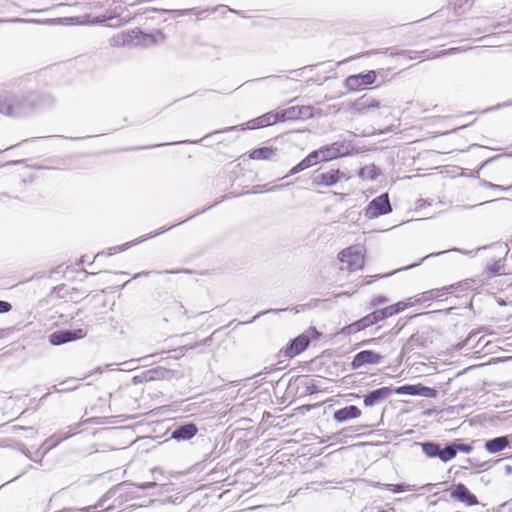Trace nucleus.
<instances>
[{
	"instance_id": "1",
	"label": "nucleus",
	"mask_w": 512,
	"mask_h": 512,
	"mask_svg": "<svg viewBox=\"0 0 512 512\" xmlns=\"http://www.w3.org/2000/svg\"><path fill=\"white\" fill-rule=\"evenodd\" d=\"M415 395L425 398H434L438 391L434 388L424 386L422 384L404 385L397 388L381 387L371 391L365 396L364 404L366 406H374L381 401L389 398L392 394Z\"/></svg>"
},
{
	"instance_id": "2",
	"label": "nucleus",
	"mask_w": 512,
	"mask_h": 512,
	"mask_svg": "<svg viewBox=\"0 0 512 512\" xmlns=\"http://www.w3.org/2000/svg\"><path fill=\"white\" fill-rule=\"evenodd\" d=\"M40 97L34 93L26 96L0 94V113L7 116H22L41 105Z\"/></svg>"
},
{
	"instance_id": "3",
	"label": "nucleus",
	"mask_w": 512,
	"mask_h": 512,
	"mask_svg": "<svg viewBox=\"0 0 512 512\" xmlns=\"http://www.w3.org/2000/svg\"><path fill=\"white\" fill-rule=\"evenodd\" d=\"M95 418H88L84 421L78 422L76 425H70L67 430L60 431L57 434H54L51 436L45 443L42 445V448L44 449V453L49 451L51 448L59 444L61 441L69 438L72 435H75L77 433H80L87 429V426L93 422Z\"/></svg>"
},
{
	"instance_id": "4",
	"label": "nucleus",
	"mask_w": 512,
	"mask_h": 512,
	"mask_svg": "<svg viewBox=\"0 0 512 512\" xmlns=\"http://www.w3.org/2000/svg\"><path fill=\"white\" fill-rule=\"evenodd\" d=\"M339 260L349 271H356L364 265V255L359 247H349L339 253ZM344 269V267H342Z\"/></svg>"
},
{
	"instance_id": "5",
	"label": "nucleus",
	"mask_w": 512,
	"mask_h": 512,
	"mask_svg": "<svg viewBox=\"0 0 512 512\" xmlns=\"http://www.w3.org/2000/svg\"><path fill=\"white\" fill-rule=\"evenodd\" d=\"M164 35L158 31L154 34H145L139 29H134L127 33L124 43L135 46H151L157 43L159 40H163Z\"/></svg>"
},
{
	"instance_id": "6",
	"label": "nucleus",
	"mask_w": 512,
	"mask_h": 512,
	"mask_svg": "<svg viewBox=\"0 0 512 512\" xmlns=\"http://www.w3.org/2000/svg\"><path fill=\"white\" fill-rule=\"evenodd\" d=\"M392 211L388 194H381L373 199L365 209V216L369 219L376 218L380 215L388 214Z\"/></svg>"
},
{
	"instance_id": "7",
	"label": "nucleus",
	"mask_w": 512,
	"mask_h": 512,
	"mask_svg": "<svg viewBox=\"0 0 512 512\" xmlns=\"http://www.w3.org/2000/svg\"><path fill=\"white\" fill-rule=\"evenodd\" d=\"M349 177L339 169H330L319 174H316L313 177V183L316 186L329 187L333 186L336 183L347 180Z\"/></svg>"
},
{
	"instance_id": "8",
	"label": "nucleus",
	"mask_w": 512,
	"mask_h": 512,
	"mask_svg": "<svg viewBox=\"0 0 512 512\" xmlns=\"http://www.w3.org/2000/svg\"><path fill=\"white\" fill-rule=\"evenodd\" d=\"M87 331L84 329L76 330H60L52 333L49 336L50 343L53 345H61L77 339H82L86 336Z\"/></svg>"
},
{
	"instance_id": "9",
	"label": "nucleus",
	"mask_w": 512,
	"mask_h": 512,
	"mask_svg": "<svg viewBox=\"0 0 512 512\" xmlns=\"http://www.w3.org/2000/svg\"><path fill=\"white\" fill-rule=\"evenodd\" d=\"M376 73L368 71L364 74L351 75L345 80L346 87L351 91L363 89L365 86L373 84L376 80Z\"/></svg>"
},
{
	"instance_id": "10",
	"label": "nucleus",
	"mask_w": 512,
	"mask_h": 512,
	"mask_svg": "<svg viewBox=\"0 0 512 512\" xmlns=\"http://www.w3.org/2000/svg\"><path fill=\"white\" fill-rule=\"evenodd\" d=\"M450 496L454 500L462 502L467 506H474L478 504L477 497L462 483H458L454 486Z\"/></svg>"
},
{
	"instance_id": "11",
	"label": "nucleus",
	"mask_w": 512,
	"mask_h": 512,
	"mask_svg": "<svg viewBox=\"0 0 512 512\" xmlns=\"http://www.w3.org/2000/svg\"><path fill=\"white\" fill-rule=\"evenodd\" d=\"M382 359V355L371 350H364L354 356L351 366L353 369H358L366 364H379Z\"/></svg>"
},
{
	"instance_id": "12",
	"label": "nucleus",
	"mask_w": 512,
	"mask_h": 512,
	"mask_svg": "<svg viewBox=\"0 0 512 512\" xmlns=\"http://www.w3.org/2000/svg\"><path fill=\"white\" fill-rule=\"evenodd\" d=\"M309 345V338L305 335L296 337L288 346L281 352L287 357H294L304 351Z\"/></svg>"
},
{
	"instance_id": "13",
	"label": "nucleus",
	"mask_w": 512,
	"mask_h": 512,
	"mask_svg": "<svg viewBox=\"0 0 512 512\" xmlns=\"http://www.w3.org/2000/svg\"><path fill=\"white\" fill-rule=\"evenodd\" d=\"M198 429L193 423H186L177 426L171 433V438L177 441H186L193 438Z\"/></svg>"
},
{
	"instance_id": "14",
	"label": "nucleus",
	"mask_w": 512,
	"mask_h": 512,
	"mask_svg": "<svg viewBox=\"0 0 512 512\" xmlns=\"http://www.w3.org/2000/svg\"><path fill=\"white\" fill-rule=\"evenodd\" d=\"M278 149L275 147H261L254 149L249 153V158L253 160H272L277 156Z\"/></svg>"
},
{
	"instance_id": "15",
	"label": "nucleus",
	"mask_w": 512,
	"mask_h": 512,
	"mask_svg": "<svg viewBox=\"0 0 512 512\" xmlns=\"http://www.w3.org/2000/svg\"><path fill=\"white\" fill-rule=\"evenodd\" d=\"M508 445V438L506 436H500L486 441L485 449L489 453H497L504 450Z\"/></svg>"
},
{
	"instance_id": "16",
	"label": "nucleus",
	"mask_w": 512,
	"mask_h": 512,
	"mask_svg": "<svg viewBox=\"0 0 512 512\" xmlns=\"http://www.w3.org/2000/svg\"><path fill=\"white\" fill-rule=\"evenodd\" d=\"M342 147L343 146L339 145L338 143H333L331 145L321 147L319 149V153H321L322 160L328 161L343 155L344 153L341 151Z\"/></svg>"
},
{
	"instance_id": "17",
	"label": "nucleus",
	"mask_w": 512,
	"mask_h": 512,
	"mask_svg": "<svg viewBox=\"0 0 512 512\" xmlns=\"http://www.w3.org/2000/svg\"><path fill=\"white\" fill-rule=\"evenodd\" d=\"M170 376V371L164 367H156L146 370V379L151 381L164 380Z\"/></svg>"
},
{
	"instance_id": "18",
	"label": "nucleus",
	"mask_w": 512,
	"mask_h": 512,
	"mask_svg": "<svg viewBox=\"0 0 512 512\" xmlns=\"http://www.w3.org/2000/svg\"><path fill=\"white\" fill-rule=\"evenodd\" d=\"M422 451L428 457H438L440 456L441 446L439 444L433 442H425L421 444Z\"/></svg>"
},
{
	"instance_id": "19",
	"label": "nucleus",
	"mask_w": 512,
	"mask_h": 512,
	"mask_svg": "<svg viewBox=\"0 0 512 512\" xmlns=\"http://www.w3.org/2000/svg\"><path fill=\"white\" fill-rule=\"evenodd\" d=\"M279 116H280L281 121L298 120L299 119L298 106H292L287 109H283V110L279 111Z\"/></svg>"
},
{
	"instance_id": "20",
	"label": "nucleus",
	"mask_w": 512,
	"mask_h": 512,
	"mask_svg": "<svg viewBox=\"0 0 512 512\" xmlns=\"http://www.w3.org/2000/svg\"><path fill=\"white\" fill-rule=\"evenodd\" d=\"M456 449L454 442H451L449 444H446L444 448H441L439 459H441L444 462H447L451 459H453L456 456Z\"/></svg>"
},
{
	"instance_id": "21",
	"label": "nucleus",
	"mask_w": 512,
	"mask_h": 512,
	"mask_svg": "<svg viewBox=\"0 0 512 512\" xmlns=\"http://www.w3.org/2000/svg\"><path fill=\"white\" fill-rule=\"evenodd\" d=\"M386 490L392 491L393 493H401L406 491H417L419 488L416 485L406 484H385Z\"/></svg>"
},
{
	"instance_id": "22",
	"label": "nucleus",
	"mask_w": 512,
	"mask_h": 512,
	"mask_svg": "<svg viewBox=\"0 0 512 512\" xmlns=\"http://www.w3.org/2000/svg\"><path fill=\"white\" fill-rule=\"evenodd\" d=\"M453 288V285H451L449 287V289ZM448 288L446 287H443L441 289H432L430 291H427V292H424L422 294V298L420 299L421 301H429V300H432V299H437L441 296H443L444 294V291H447Z\"/></svg>"
},
{
	"instance_id": "23",
	"label": "nucleus",
	"mask_w": 512,
	"mask_h": 512,
	"mask_svg": "<svg viewBox=\"0 0 512 512\" xmlns=\"http://www.w3.org/2000/svg\"><path fill=\"white\" fill-rule=\"evenodd\" d=\"M259 118L264 127L272 125L278 121H281L279 112H276V113L269 112V113H266V114L260 116Z\"/></svg>"
},
{
	"instance_id": "24",
	"label": "nucleus",
	"mask_w": 512,
	"mask_h": 512,
	"mask_svg": "<svg viewBox=\"0 0 512 512\" xmlns=\"http://www.w3.org/2000/svg\"><path fill=\"white\" fill-rule=\"evenodd\" d=\"M356 107L359 111H364L370 108H377L379 107V102L375 99L370 100H364L363 98L360 99L359 102L356 103Z\"/></svg>"
},
{
	"instance_id": "25",
	"label": "nucleus",
	"mask_w": 512,
	"mask_h": 512,
	"mask_svg": "<svg viewBox=\"0 0 512 512\" xmlns=\"http://www.w3.org/2000/svg\"><path fill=\"white\" fill-rule=\"evenodd\" d=\"M360 410L356 406H348L344 409H340L334 412L333 416H360Z\"/></svg>"
},
{
	"instance_id": "26",
	"label": "nucleus",
	"mask_w": 512,
	"mask_h": 512,
	"mask_svg": "<svg viewBox=\"0 0 512 512\" xmlns=\"http://www.w3.org/2000/svg\"><path fill=\"white\" fill-rule=\"evenodd\" d=\"M487 270L490 273V276H497L504 274V264L501 260H498L487 266Z\"/></svg>"
},
{
	"instance_id": "27",
	"label": "nucleus",
	"mask_w": 512,
	"mask_h": 512,
	"mask_svg": "<svg viewBox=\"0 0 512 512\" xmlns=\"http://www.w3.org/2000/svg\"><path fill=\"white\" fill-rule=\"evenodd\" d=\"M395 309L391 308V306H387L383 309L376 310V316L378 317L379 321L384 320L388 317H391L394 315Z\"/></svg>"
},
{
	"instance_id": "28",
	"label": "nucleus",
	"mask_w": 512,
	"mask_h": 512,
	"mask_svg": "<svg viewBox=\"0 0 512 512\" xmlns=\"http://www.w3.org/2000/svg\"><path fill=\"white\" fill-rule=\"evenodd\" d=\"M299 119H306L313 116L311 106H298Z\"/></svg>"
},
{
	"instance_id": "29",
	"label": "nucleus",
	"mask_w": 512,
	"mask_h": 512,
	"mask_svg": "<svg viewBox=\"0 0 512 512\" xmlns=\"http://www.w3.org/2000/svg\"><path fill=\"white\" fill-rule=\"evenodd\" d=\"M456 449V453L458 451L463 453H470L472 451V446L470 444H464L460 440L453 441Z\"/></svg>"
},
{
	"instance_id": "30",
	"label": "nucleus",
	"mask_w": 512,
	"mask_h": 512,
	"mask_svg": "<svg viewBox=\"0 0 512 512\" xmlns=\"http://www.w3.org/2000/svg\"><path fill=\"white\" fill-rule=\"evenodd\" d=\"M377 322H379V319L376 316L375 311L362 318V323H364L366 327H369Z\"/></svg>"
},
{
	"instance_id": "31",
	"label": "nucleus",
	"mask_w": 512,
	"mask_h": 512,
	"mask_svg": "<svg viewBox=\"0 0 512 512\" xmlns=\"http://www.w3.org/2000/svg\"><path fill=\"white\" fill-rule=\"evenodd\" d=\"M115 490H116V487L108 490L100 499L99 501L97 502V504L94 506V508H99V507H102L104 505V503L110 499L114 493H115Z\"/></svg>"
},
{
	"instance_id": "32",
	"label": "nucleus",
	"mask_w": 512,
	"mask_h": 512,
	"mask_svg": "<svg viewBox=\"0 0 512 512\" xmlns=\"http://www.w3.org/2000/svg\"><path fill=\"white\" fill-rule=\"evenodd\" d=\"M366 328V325H364V323H362V319L352 323L351 325H349L347 327L349 333H355V332H358L362 329Z\"/></svg>"
},
{
	"instance_id": "33",
	"label": "nucleus",
	"mask_w": 512,
	"mask_h": 512,
	"mask_svg": "<svg viewBox=\"0 0 512 512\" xmlns=\"http://www.w3.org/2000/svg\"><path fill=\"white\" fill-rule=\"evenodd\" d=\"M307 159L309 160V162L311 163L312 166L317 164L320 161H323L322 157H321V153H319V149L316 150V151L311 152L307 156Z\"/></svg>"
},
{
	"instance_id": "34",
	"label": "nucleus",
	"mask_w": 512,
	"mask_h": 512,
	"mask_svg": "<svg viewBox=\"0 0 512 512\" xmlns=\"http://www.w3.org/2000/svg\"><path fill=\"white\" fill-rule=\"evenodd\" d=\"M145 375H146V371H143L142 373L135 375L132 378V383L136 385V384H140L143 382H149V380L146 379Z\"/></svg>"
},
{
	"instance_id": "35",
	"label": "nucleus",
	"mask_w": 512,
	"mask_h": 512,
	"mask_svg": "<svg viewBox=\"0 0 512 512\" xmlns=\"http://www.w3.org/2000/svg\"><path fill=\"white\" fill-rule=\"evenodd\" d=\"M261 127H264L260 118H256V119H253V120H250L248 123H247V128L248 129H257V128H261Z\"/></svg>"
},
{
	"instance_id": "36",
	"label": "nucleus",
	"mask_w": 512,
	"mask_h": 512,
	"mask_svg": "<svg viewBox=\"0 0 512 512\" xmlns=\"http://www.w3.org/2000/svg\"><path fill=\"white\" fill-rule=\"evenodd\" d=\"M388 302V299L384 296H377V297H374L371 302H370V305L372 307L374 306H378V305H381V304H385Z\"/></svg>"
},
{
	"instance_id": "37",
	"label": "nucleus",
	"mask_w": 512,
	"mask_h": 512,
	"mask_svg": "<svg viewBox=\"0 0 512 512\" xmlns=\"http://www.w3.org/2000/svg\"><path fill=\"white\" fill-rule=\"evenodd\" d=\"M391 308L395 309L394 311V315L403 311L406 307H407V304L405 302H398L394 305H390Z\"/></svg>"
},
{
	"instance_id": "38",
	"label": "nucleus",
	"mask_w": 512,
	"mask_h": 512,
	"mask_svg": "<svg viewBox=\"0 0 512 512\" xmlns=\"http://www.w3.org/2000/svg\"><path fill=\"white\" fill-rule=\"evenodd\" d=\"M74 18H55V19H49L45 20L42 23H48V24H57V23H64L69 20H73Z\"/></svg>"
},
{
	"instance_id": "39",
	"label": "nucleus",
	"mask_w": 512,
	"mask_h": 512,
	"mask_svg": "<svg viewBox=\"0 0 512 512\" xmlns=\"http://www.w3.org/2000/svg\"><path fill=\"white\" fill-rule=\"evenodd\" d=\"M12 309V306L9 302L0 300V313H7Z\"/></svg>"
},
{
	"instance_id": "40",
	"label": "nucleus",
	"mask_w": 512,
	"mask_h": 512,
	"mask_svg": "<svg viewBox=\"0 0 512 512\" xmlns=\"http://www.w3.org/2000/svg\"><path fill=\"white\" fill-rule=\"evenodd\" d=\"M305 170L304 166H302V164L299 162L296 166H294L291 170H290V175H294L296 173H299L301 171Z\"/></svg>"
},
{
	"instance_id": "41",
	"label": "nucleus",
	"mask_w": 512,
	"mask_h": 512,
	"mask_svg": "<svg viewBox=\"0 0 512 512\" xmlns=\"http://www.w3.org/2000/svg\"><path fill=\"white\" fill-rule=\"evenodd\" d=\"M458 50H459V48H451V49H448V50H443V51H441L440 54H438V56L452 54V53H455ZM427 57L428 58H433L434 56L428 55ZM435 57H437V55Z\"/></svg>"
},
{
	"instance_id": "42",
	"label": "nucleus",
	"mask_w": 512,
	"mask_h": 512,
	"mask_svg": "<svg viewBox=\"0 0 512 512\" xmlns=\"http://www.w3.org/2000/svg\"><path fill=\"white\" fill-rule=\"evenodd\" d=\"M154 486H156L155 482H145V483L140 484L138 487L142 490H146L149 488H153Z\"/></svg>"
},
{
	"instance_id": "43",
	"label": "nucleus",
	"mask_w": 512,
	"mask_h": 512,
	"mask_svg": "<svg viewBox=\"0 0 512 512\" xmlns=\"http://www.w3.org/2000/svg\"><path fill=\"white\" fill-rule=\"evenodd\" d=\"M446 252H447V251H441V252H438V253H431V254H429V255L424 256V257L421 259V261H423V260H425V259H427V258H429V257L439 256V255L444 254V253H446Z\"/></svg>"
},
{
	"instance_id": "44",
	"label": "nucleus",
	"mask_w": 512,
	"mask_h": 512,
	"mask_svg": "<svg viewBox=\"0 0 512 512\" xmlns=\"http://www.w3.org/2000/svg\"><path fill=\"white\" fill-rule=\"evenodd\" d=\"M300 163L302 164V166H304L305 169L312 166L307 157H305Z\"/></svg>"
},
{
	"instance_id": "45",
	"label": "nucleus",
	"mask_w": 512,
	"mask_h": 512,
	"mask_svg": "<svg viewBox=\"0 0 512 512\" xmlns=\"http://www.w3.org/2000/svg\"><path fill=\"white\" fill-rule=\"evenodd\" d=\"M150 272H139V273H136L134 276H133V279H137L141 276H147Z\"/></svg>"
},
{
	"instance_id": "46",
	"label": "nucleus",
	"mask_w": 512,
	"mask_h": 512,
	"mask_svg": "<svg viewBox=\"0 0 512 512\" xmlns=\"http://www.w3.org/2000/svg\"><path fill=\"white\" fill-rule=\"evenodd\" d=\"M384 485L385 484H382L380 482H373V484H372L373 487L382 488V489H385Z\"/></svg>"
},
{
	"instance_id": "47",
	"label": "nucleus",
	"mask_w": 512,
	"mask_h": 512,
	"mask_svg": "<svg viewBox=\"0 0 512 512\" xmlns=\"http://www.w3.org/2000/svg\"><path fill=\"white\" fill-rule=\"evenodd\" d=\"M167 273H181V272H185V273H189L188 270L186 269H182V270H172V271H166Z\"/></svg>"
},
{
	"instance_id": "48",
	"label": "nucleus",
	"mask_w": 512,
	"mask_h": 512,
	"mask_svg": "<svg viewBox=\"0 0 512 512\" xmlns=\"http://www.w3.org/2000/svg\"><path fill=\"white\" fill-rule=\"evenodd\" d=\"M506 472L509 474L512 472V467L511 466H506Z\"/></svg>"
},
{
	"instance_id": "49",
	"label": "nucleus",
	"mask_w": 512,
	"mask_h": 512,
	"mask_svg": "<svg viewBox=\"0 0 512 512\" xmlns=\"http://www.w3.org/2000/svg\"><path fill=\"white\" fill-rule=\"evenodd\" d=\"M245 407H252L253 406V403L252 402H247L246 404H244Z\"/></svg>"
},
{
	"instance_id": "50",
	"label": "nucleus",
	"mask_w": 512,
	"mask_h": 512,
	"mask_svg": "<svg viewBox=\"0 0 512 512\" xmlns=\"http://www.w3.org/2000/svg\"><path fill=\"white\" fill-rule=\"evenodd\" d=\"M418 264L419 263L411 264V265L407 266L406 269L413 268V267L417 266Z\"/></svg>"
},
{
	"instance_id": "51",
	"label": "nucleus",
	"mask_w": 512,
	"mask_h": 512,
	"mask_svg": "<svg viewBox=\"0 0 512 512\" xmlns=\"http://www.w3.org/2000/svg\"><path fill=\"white\" fill-rule=\"evenodd\" d=\"M12 21H14V22H26L27 20H23V19H13Z\"/></svg>"
},
{
	"instance_id": "52",
	"label": "nucleus",
	"mask_w": 512,
	"mask_h": 512,
	"mask_svg": "<svg viewBox=\"0 0 512 512\" xmlns=\"http://www.w3.org/2000/svg\"><path fill=\"white\" fill-rule=\"evenodd\" d=\"M339 422H343L345 420H347L348 418H342V417H339V418H336Z\"/></svg>"
},
{
	"instance_id": "53",
	"label": "nucleus",
	"mask_w": 512,
	"mask_h": 512,
	"mask_svg": "<svg viewBox=\"0 0 512 512\" xmlns=\"http://www.w3.org/2000/svg\"><path fill=\"white\" fill-rule=\"evenodd\" d=\"M262 416H263V417L270 416V413H269V412L264 411V412L262 413Z\"/></svg>"
},
{
	"instance_id": "54",
	"label": "nucleus",
	"mask_w": 512,
	"mask_h": 512,
	"mask_svg": "<svg viewBox=\"0 0 512 512\" xmlns=\"http://www.w3.org/2000/svg\"><path fill=\"white\" fill-rule=\"evenodd\" d=\"M179 308H180V310H182V311H183V313H185V312H186V310L184 309V306H183L182 304H179Z\"/></svg>"
},
{
	"instance_id": "55",
	"label": "nucleus",
	"mask_w": 512,
	"mask_h": 512,
	"mask_svg": "<svg viewBox=\"0 0 512 512\" xmlns=\"http://www.w3.org/2000/svg\"><path fill=\"white\" fill-rule=\"evenodd\" d=\"M89 508H82L80 509L81 512H88Z\"/></svg>"
},
{
	"instance_id": "56",
	"label": "nucleus",
	"mask_w": 512,
	"mask_h": 512,
	"mask_svg": "<svg viewBox=\"0 0 512 512\" xmlns=\"http://www.w3.org/2000/svg\"><path fill=\"white\" fill-rule=\"evenodd\" d=\"M13 429H19V430H24L23 427H16V426H12Z\"/></svg>"
},
{
	"instance_id": "57",
	"label": "nucleus",
	"mask_w": 512,
	"mask_h": 512,
	"mask_svg": "<svg viewBox=\"0 0 512 512\" xmlns=\"http://www.w3.org/2000/svg\"><path fill=\"white\" fill-rule=\"evenodd\" d=\"M375 341H376V339H370V340H368L366 343H373V342H375Z\"/></svg>"
},
{
	"instance_id": "58",
	"label": "nucleus",
	"mask_w": 512,
	"mask_h": 512,
	"mask_svg": "<svg viewBox=\"0 0 512 512\" xmlns=\"http://www.w3.org/2000/svg\"><path fill=\"white\" fill-rule=\"evenodd\" d=\"M431 486H433L432 484H426L425 486H423V488H430Z\"/></svg>"
},
{
	"instance_id": "59",
	"label": "nucleus",
	"mask_w": 512,
	"mask_h": 512,
	"mask_svg": "<svg viewBox=\"0 0 512 512\" xmlns=\"http://www.w3.org/2000/svg\"><path fill=\"white\" fill-rule=\"evenodd\" d=\"M487 185L490 187H498L497 185H493L492 183H488Z\"/></svg>"
},
{
	"instance_id": "60",
	"label": "nucleus",
	"mask_w": 512,
	"mask_h": 512,
	"mask_svg": "<svg viewBox=\"0 0 512 512\" xmlns=\"http://www.w3.org/2000/svg\"><path fill=\"white\" fill-rule=\"evenodd\" d=\"M24 454L26 455V457L32 459L31 456L28 454V452H24Z\"/></svg>"
},
{
	"instance_id": "61",
	"label": "nucleus",
	"mask_w": 512,
	"mask_h": 512,
	"mask_svg": "<svg viewBox=\"0 0 512 512\" xmlns=\"http://www.w3.org/2000/svg\"><path fill=\"white\" fill-rule=\"evenodd\" d=\"M87 22H89V21L88 20L87 21H85V20L79 21L80 24H84V23H87Z\"/></svg>"
},
{
	"instance_id": "62",
	"label": "nucleus",
	"mask_w": 512,
	"mask_h": 512,
	"mask_svg": "<svg viewBox=\"0 0 512 512\" xmlns=\"http://www.w3.org/2000/svg\"><path fill=\"white\" fill-rule=\"evenodd\" d=\"M241 411L239 409H235L234 413H240Z\"/></svg>"
},
{
	"instance_id": "63",
	"label": "nucleus",
	"mask_w": 512,
	"mask_h": 512,
	"mask_svg": "<svg viewBox=\"0 0 512 512\" xmlns=\"http://www.w3.org/2000/svg\"><path fill=\"white\" fill-rule=\"evenodd\" d=\"M105 21V18L101 19V20H97L96 22H104Z\"/></svg>"
},
{
	"instance_id": "64",
	"label": "nucleus",
	"mask_w": 512,
	"mask_h": 512,
	"mask_svg": "<svg viewBox=\"0 0 512 512\" xmlns=\"http://www.w3.org/2000/svg\"><path fill=\"white\" fill-rule=\"evenodd\" d=\"M365 170H366V169H362V170H361V175H363V174H364Z\"/></svg>"
}]
</instances>
